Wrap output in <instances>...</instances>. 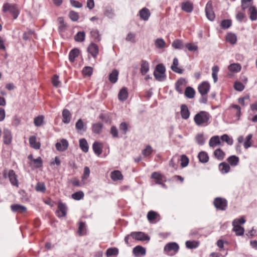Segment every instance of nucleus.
Masks as SVG:
<instances>
[{"instance_id":"obj_1","label":"nucleus","mask_w":257,"mask_h":257,"mask_svg":"<svg viewBox=\"0 0 257 257\" xmlns=\"http://www.w3.org/2000/svg\"><path fill=\"white\" fill-rule=\"evenodd\" d=\"M211 116L208 112L200 111L194 116L193 120L196 125L199 126H206L210 123Z\"/></svg>"},{"instance_id":"obj_2","label":"nucleus","mask_w":257,"mask_h":257,"mask_svg":"<svg viewBox=\"0 0 257 257\" xmlns=\"http://www.w3.org/2000/svg\"><path fill=\"white\" fill-rule=\"evenodd\" d=\"M3 175L4 178H9L12 185L16 187L19 186L18 176L13 170L5 169L3 172Z\"/></svg>"},{"instance_id":"obj_3","label":"nucleus","mask_w":257,"mask_h":257,"mask_svg":"<svg viewBox=\"0 0 257 257\" xmlns=\"http://www.w3.org/2000/svg\"><path fill=\"white\" fill-rule=\"evenodd\" d=\"M2 11L3 12H9L13 17L14 19H16L19 15V10L16 4L10 3L4 4L3 6Z\"/></svg>"},{"instance_id":"obj_4","label":"nucleus","mask_w":257,"mask_h":257,"mask_svg":"<svg viewBox=\"0 0 257 257\" xmlns=\"http://www.w3.org/2000/svg\"><path fill=\"white\" fill-rule=\"evenodd\" d=\"M130 237H132L137 240L145 241L150 240V237L146 234L144 232H133L130 234L127 235L124 238V241L127 244H129L128 239Z\"/></svg>"},{"instance_id":"obj_5","label":"nucleus","mask_w":257,"mask_h":257,"mask_svg":"<svg viewBox=\"0 0 257 257\" xmlns=\"http://www.w3.org/2000/svg\"><path fill=\"white\" fill-rule=\"evenodd\" d=\"M179 249L178 244L176 242H170L167 243L164 247V252L169 255H174Z\"/></svg>"},{"instance_id":"obj_6","label":"nucleus","mask_w":257,"mask_h":257,"mask_svg":"<svg viewBox=\"0 0 257 257\" xmlns=\"http://www.w3.org/2000/svg\"><path fill=\"white\" fill-rule=\"evenodd\" d=\"M213 204L216 209L220 210H225L227 206V200L221 197L216 198Z\"/></svg>"},{"instance_id":"obj_7","label":"nucleus","mask_w":257,"mask_h":257,"mask_svg":"<svg viewBox=\"0 0 257 257\" xmlns=\"http://www.w3.org/2000/svg\"><path fill=\"white\" fill-rule=\"evenodd\" d=\"M205 14L207 19L213 21L215 19V14L213 11L212 3L211 1L208 2L205 7Z\"/></svg>"},{"instance_id":"obj_8","label":"nucleus","mask_w":257,"mask_h":257,"mask_svg":"<svg viewBox=\"0 0 257 257\" xmlns=\"http://www.w3.org/2000/svg\"><path fill=\"white\" fill-rule=\"evenodd\" d=\"M67 207L65 203L61 201L58 202V210L56 211V214L58 217H62L66 215Z\"/></svg>"},{"instance_id":"obj_9","label":"nucleus","mask_w":257,"mask_h":257,"mask_svg":"<svg viewBox=\"0 0 257 257\" xmlns=\"http://www.w3.org/2000/svg\"><path fill=\"white\" fill-rule=\"evenodd\" d=\"M210 88V84L207 81L202 82L198 87V91L201 95H207Z\"/></svg>"},{"instance_id":"obj_10","label":"nucleus","mask_w":257,"mask_h":257,"mask_svg":"<svg viewBox=\"0 0 257 257\" xmlns=\"http://www.w3.org/2000/svg\"><path fill=\"white\" fill-rule=\"evenodd\" d=\"M186 85V81L184 78H179L175 83V88L179 93H182L184 88Z\"/></svg>"},{"instance_id":"obj_11","label":"nucleus","mask_w":257,"mask_h":257,"mask_svg":"<svg viewBox=\"0 0 257 257\" xmlns=\"http://www.w3.org/2000/svg\"><path fill=\"white\" fill-rule=\"evenodd\" d=\"M151 178L155 180L156 184H160L162 186H165L163 183L165 177L161 173L157 172H153L151 175Z\"/></svg>"},{"instance_id":"obj_12","label":"nucleus","mask_w":257,"mask_h":257,"mask_svg":"<svg viewBox=\"0 0 257 257\" xmlns=\"http://www.w3.org/2000/svg\"><path fill=\"white\" fill-rule=\"evenodd\" d=\"M149 221L152 223H155L160 220V215L154 211H150L147 214Z\"/></svg>"},{"instance_id":"obj_13","label":"nucleus","mask_w":257,"mask_h":257,"mask_svg":"<svg viewBox=\"0 0 257 257\" xmlns=\"http://www.w3.org/2000/svg\"><path fill=\"white\" fill-rule=\"evenodd\" d=\"M87 51L93 58H95L98 54L99 48L96 44L91 43L87 48Z\"/></svg>"},{"instance_id":"obj_14","label":"nucleus","mask_w":257,"mask_h":257,"mask_svg":"<svg viewBox=\"0 0 257 257\" xmlns=\"http://www.w3.org/2000/svg\"><path fill=\"white\" fill-rule=\"evenodd\" d=\"M3 142L5 145H10L12 141V135L10 130L5 129L3 132Z\"/></svg>"},{"instance_id":"obj_15","label":"nucleus","mask_w":257,"mask_h":257,"mask_svg":"<svg viewBox=\"0 0 257 257\" xmlns=\"http://www.w3.org/2000/svg\"><path fill=\"white\" fill-rule=\"evenodd\" d=\"M68 147V142L65 139H62L60 142L56 144V148L59 151H64L66 150Z\"/></svg>"},{"instance_id":"obj_16","label":"nucleus","mask_w":257,"mask_h":257,"mask_svg":"<svg viewBox=\"0 0 257 257\" xmlns=\"http://www.w3.org/2000/svg\"><path fill=\"white\" fill-rule=\"evenodd\" d=\"M29 143L30 146L35 150H39L41 147V144L39 141L37 140V138L35 136H32L30 137Z\"/></svg>"},{"instance_id":"obj_17","label":"nucleus","mask_w":257,"mask_h":257,"mask_svg":"<svg viewBox=\"0 0 257 257\" xmlns=\"http://www.w3.org/2000/svg\"><path fill=\"white\" fill-rule=\"evenodd\" d=\"M72 114L67 109H63L62 111V121L63 123H69L71 119Z\"/></svg>"},{"instance_id":"obj_18","label":"nucleus","mask_w":257,"mask_h":257,"mask_svg":"<svg viewBox=\"0 0 257 257\" xmlns=\"http://www.w3.org/2000/svg\"><path fill=\"white\" fill-rule=\"evenodd\" d=\"M11 208L12 211L20 213L25 212L27 210L25 206L18 204H12L11 206Z\"/></svg>"},{"instance_id":"obj_19","label":"nucleus","mask_w":257,"mask_h":257,"mask_svg":"<svg viewBox=\"0 0 257 257\" xmlns=\"http://www.w3.org/2000/svg\"><path fill=\"white\" fill-rule=\"evenodd\" d=\"M146 252V249L142 246L138 245L133 249V253L136 256H143Z\"/></svg>"},{"instance_id":"obj_20","label":"nucleus","mask_w":257,"mask_h":257,"mask_svg":"<svg viewBox=\"0 0 257 257\" xmlns=\"http://www.w3.org/2000/svg\"><path fill=\"white\" fill-rule=\"evenodd\" d=\"M181 115L182 118L187 119L190 117V111L186 104H182L181 106Z\"/></svg>"},{"instance_id":"obj_21","label":"nucleus","mask_w":257,"mask_h":257,"mask_svg":"<svg viewBox=\"0 0 257 257\" xmlns=\"http://www.w3.org/2000/svg\"><path fill=\"white\" fill-rule=\"evenodd\" d=\"M181 9L187 13H191L193 9V4L188 1L183 2L181 4Z\"/></svg>"},{"instance_id":"obj_22","label":"nucleus","mask_w":257,"mask_h":257,"mask_svg":"<svg viewBox=\"0 0 257 257\" xmlns=\"http://www.w3.org/2000/svg\"><path fill=\"white\" fill-rule=\"evenodd\" d=\"M227 161L231 166L235 167L238 164L239 159L238 157L235 155H232L227 159Z\"/></svg>"},{"instance_id":"obj_23","label":"nucleus","mask_w":257,"mask_h":257,"mask_svg":"<svg viewBox=\"0 0 257 257\" xmlns=\"http://www.w3.org/2000/svg\"><path fill=\"white\" fill-rule=\"evenodd\" d=\"M139 15L141 19L144 21H147L151 14L148 9L144 8L140 11Z\"/></svg>"},{"instance_id":"obj_24","label":"nucleus","mask_w":257,"mask_h":257,"mask_svg":"<svg viewBox=\"0 0 257 257\" xmlns=\"http://www.w3.org/2000/svg\"><path fill=\"white\" fill-rule=\"evenodd\" d=\"M220 138L218 136H214L211 137L209 140V145L210 147L214 148L217 145H220Z\"/></svg>"},{"instance_id":"obj_25","label":"nucleus","mask_w":257,"mask_h":257,"mask_svg":"<svg viewBox=\"0 0 257 257\" xmlns=\"http://www.w3.org/2000/svg\"><path fill=\"white\" fill-rule=\"evenodd\" d=\"M128 92L127 88L123 87L119 91L118 94V98L120 101H123L125 100L128 97Z\"/></svg>"},{"instance_id":"obj_26","label":"nucleus","mask_w":257,"mask_h":257,"mask_svg":"<svg viewBox=\"0 0 257 257\" xmlns=\"http://www.w3.org/2000/svg\"><path fill=\"white\" fill-rule=\"evenodd\" d=\"M179 64L178 60L177 58H174L173 61V64L171 66V69L175 72L182 74L183 70L179 68L178 65Z\"/></svg>"},{"instance_id":"obj_27","label":"nucleus","mask_w":257,"mask_h":257,"mask_svg":"<svg viewBox=\"0 0 257 257\" xmlns=\"http://www.w3.org/2000/svg\"><path fill=\"white\" fill-rule=\"evenodd\" d=\"M249 18L252 21L257 20V9L255 6H250L248 9Z\"/></svg>"},{"instance_id":"obj_28","label":"nucleus","mask_w":257,"mask_h":257,"mask_svg":"<svg viewBox=\"0 0 257 257\" xmlns=\"http://www.w3.org/2000/svg\"><path fill=\"white\" fill-rule=\"evenodd\" d=\"M252 135L251 134H248L244 139L243 143V147L245 149H247L252 146Z\"/></svg>"},{"instance_id":"obj_29","label":"nucleus","mask_w":257,"mask_h":257,"mask_svg":"<svg viewBox=\"0 0 257 257\" xmlns=\"http://www.w3.org/2000/svg\"><path fill=\"white\" fill-rule=\"evenodd\" d=\"M92 149L94 153L98 156L102 153V146L100 143L95 142L93 144Z\"/></svg>"},{"instance_id":"obj_30","label":"nucleus","mask_w":257,"mask_h":257,"mask_svg":"<svg viewBox=\"0 0 257 257\" xmlns=\"http://www.w3.org/2000/svg\"><path fill=\"white\" fill-rule=\"evenodd\" d=\"M219 170L222 174H226L230 170V166L226 162H222L219 165Z\"/></svg>"},{"instance_id":"obj_31","label":"nucleus","mask_w":257,"mask_h":257,"mask_svg":"<svg viewBox=\"0 0 257 257\" xmlns=\"http://www.w3.org/2000/svg\"><path fill=\"white\" fill-rule=\"evenodd\" d=\"M241 69V66L239 63H232L228 66L229 71L234 73L239 72Z\"/></svg>"},{"instance_id":"obj_32","label":"nucleus","mask_w":257,"mask_h":257,"mask_svg":"<svg viewBox=\"0 0 257 257\" xmlns=\"http://www.w3.org/2000/svg\"><path fill=\"white\" fill-rule=\"evenodd\" d=\"M179 161V159L177 156H173L169 161V166L172 168L174 170H177L178 168V163Z\"/></svg>"},{"instance_id":"obj_33","label":"nucleus","mask_w":257,"mask_h":257,"mask_svg":"<svg viewBox=\"0 0 257 257\" xmlns=\"http://www.w3.org/2000/svg\"><path fill=\"white\" fill-rule=\"evenodd\" d=\"M149 70V63L145 61L142 60L141 63L140 72L143 75H145Z\"/></svg>"},{"instance_id":"obj_34","label":"nucleus","mask_w":257,"mask_h":257,"mask_svg":"<svg viewBox=\"0 0 257 257\" xmlns=\"http://www.w3.org/2000/svg\"><path fill=\"white\" fill-rule=\"evenodd\" d=\"M198 158L200 162L202 163H206L209 161V156L208 154L204 152H200L198 155Z\"/></svg>"},{"instance_id":"obj_35","label":"nucleus","mask_w":257,"mask_h":257,"mask_svg":"<svg viewBox=\"0 0 257 257\" xmlns=\"http://www.w3.org/2000/svg\"><path fill=\"white\" fill-rule=\"evenodd\" d=\"M110 177L113 181L121 180L123 179L121 173L118 170L112 171L111 173Z\"/></svg>"},{"instance_id":"obj_36","label":"nucleus","mask_w":257,"mask_h":257,"mask_svg":"<svg viewBox=\"0 0 257 257\" xmlns=\"http://www.w3.org/2000/svg\"><path fill=\"white\" fill-rule=\"evenodd\" d=\"M75 127L78 132L81 133L82 132H84L86 130V127L85 126L82 120L81 119H78L75 124Z\"/></svg>"},{"instance_id":"obj_37","label":"nucleus","mask_w":257,"mask_h":257,"mask_svg":"<svg viewBox=\"0 0 257 257\" xmlns=\"http://www.w3.org/2000/svg\"><path fill=\"white\" fill-rule=\"evenodd\" d=\"M79 54V50L77 48H74L70 51L69 54V59L70 62H73L76 57Z\"/></svg>"},{"instance_id":"obj_38","label":"nucleus","mask_w":257,"mask_h":257,"mask_svg":"<svg viewBox=\"0 0 257 257\" xmlns=\"http://www.w3.org/2000/svg\"><path fill=\"white\" fill-rule=\"evenodd\" d=\"M79 146L80 149L83 152H88L89 150V146L86 139H81L79 140Z\"/></svg>"},{"instance_id":"obj_39","label":"nucleus","mask_w":257,"mask_h":257,"mask_svg":"<svg viewBox=\"0 0 257 257\" xmlns=\"http://www.w3.org/2000/svg\"><path fill=\"white\" fill-rule=\"evenodd\" d=\"M118 71L114 69L110 73L109 75V80L112 83H115L116 82L118 79Z\"/></svg>"},{"instance_id":"obj_40","label":"nucleus","mask_w":257,"mask_h":257,"mask_svg":"<svg viewBox=\"0 0 257 257\" xmlns=\"http://www.w3.org/2000/svg\"><path fill=\"white\" fill-rule=\"evenodd\" d=\"M214 155L217 159L221 161L225 158V154L221 149H217L214 151Z\"/></svg>"},{"instance_id":"obj_41","label":"nucleus","mask_w":257,"mask_h":257,"mask_svg":"<svg viewBox=\"0 0 257 257\" xmlns=\"http://www.w3.org/2000/svg\"><path fill=\"white\" fill-rule=\"evenodd\" d=\"M78 233L80 236L86 234V225L85 222H80L79 223V227Z\"/></svg>"},{"instance_id":"obj_42","label":"nucleus","mask_w":257,"mask_h":257,"mask_svg":"<svg viewBox=\"0 0 257 257\" xmlns=\"http://www.w3.org/2000/svg\"><path fill=\"white\" fill-rule=\"evenodd\" d=\"M28 159L32 160L34 162L36 168H39L42 166L43 163L41 157H38L37 159H33L32 155H30L29 156Z\"/></svg>"},{"instance_id":"obj_43","label":"nucleus","mask_w":257,"mask_h":257,"mask_svg":"<svg viewBox=\"0 0 257 257\" xmlns=\"http://www.w3.org/2000/svg\"><path fill=\"white\" fill-rule=\"evenodd\" d=\"M196 142L200 146L203 145L205 142L206 139L202 133H199L196 135L195 137Z\"/></svg>"},{"instance_id":"obj_44","label":"nucleus","mask_w":257,"mask_h":257,"mask_svg":"<svg viewBox=\"0 0 257 257\" xmlns=\"http://www.w3.org/2000/svg\"><path fill=\"white\" fill-rule=\"evenodd\" d=\"M103 124L101 123H96L92 125V130L93 133L99 134L102 131Z\"/></svg>"},{"instance_id":"obj_45","label":"nucleus","mask_w":257,"mask_h":257,"mask_svg":"<svg viewBox=\"0 0 257 257\" xmlns=\"http://www.w3.org/2000/svg\"><path fill=\"white\" fill-rule=\"evenodd\" d=\"M195 90L191 87H187L185 90V95L188 98H192L195 95Z\"/></svg>"},{"instance_id":"obj_46","label":"nucleus","mask_w":257,"mask_h":257,"mask_svg":"<svg viewBox=\"0 0 257 257\" xmlns=\"http://www.w3.org/2000/svg\"><path fill=\"white\" fill-rule=\"evenodd\" d=\"M221 140L223 142L227 143L228 145H232L233 143V140L232 138L230 137L227 134H224L220 137Z\"/></svg>"},{"instance_id":"obj_47","label":"nucleus","mask_w":257,"mask_h":257,"mask_svg":"<svg viewBox=\"0 0 257 257\" xmlns=\"http://www.w3.org/2000/svg\"><path fill=\"white\" fill-rule=\"evenodd\" d=\"M118 254V249L116 247L109 248L106 251V255L109 256H117Z\"/></svg>"},{"instance_id":"obj_48","label":"nucleus","mask_w":257,"mask_h":257,"mask_svg":"<svg viewBox=\"0 0 257 257\" xmlns=\"http://www.w3.org/2000/svg\"><path fill=\"white\" fill-rule=\"evenodd\" d=\"M233 230L235 232L236 235H242L244 233V228L240 225L232 224Z\"/></svg>"},{"instance_id":"obj_49","label":"nucleus","mask_w":257,"mask_h":257,"mask_svg":"<svg viewBox=\"0 0 257 257\" xmlns=\"http://www.w3.org/2000/svg\"><path fill=\"white\" fill-rule=\"evenodd\" d=\"M90 36L94 41L96 42H99L100 41V36L97 30H92L91 31Z\"/></svg>"},{"instance_id":"obj_50","label":"nucleus","mask_w":257,"mask_h":257,"mask_svg":"<svg viewBox=\"0 0 257 257\" xmlns=\"http://www.w3.org/2000/svg\"><path fill=\"white\" fill-rule=\"evenodd\" d=\"M85 38V33L84 32H79L75 36L74 39L76 42H83Z\"/></svg>"},{"instance_id":"obj_51","label":"nucleus","mask_w":257,"mask_h":257,"mask_svg":"<svg viewBox=\"0 0 257 257\" xmlns=\"http://www.w3.org/2000/svg\"><path fill=\"white\" fill-rule=\"evenodd\" d=\"M172 46L176 49H182L183 48V43L182 40L176 39L173 41Z\"/></svg>"},{"instance_id":"obj_52","label":"nucleus","mask_w":257,"mask_h":257,"mask_svg":"<svg viewBox=\"0 0 257 257\" xmlns=\"http://www.w3.org/2000/svg\"><path fill=\"white\" fill-rule=\"evenodd\" d=\"M226 41L229 42L231 44H234L236 43L237 41V38L235 34L229 33L226 36Z\"/></svg>"},{"instance_id":"obj_53","label":"nucleus","mask_w":257,"mask_h":257,"mask_svg":"<svg viewBox=\"0 0 257 257\" xmlns=\"http://www.w3.org/2000/svg\"><path fill=\"white\" fill-rule=\"evenodd\" d=\"M153 149L150 146L148 145L146 148L142 151V154L145 157H149L153 153Z\"/></svg>"},{"instance_id":"obj_54","label":"nucleus","mask_w":257,"mask_h":257,"mask_svg":"<svg viewBox=\"0 0 257 257\" xmlns=\"http://www.w3.org/2000/svg\"><path fill=\"white\" fill-rule=\"evenodd\" d=\"M155 45L157 48L162 49L165 48L166 42L163 39L158 38L156 40Z\"/></svg>"},{"instance_id":"obj_55","label":"nucleus","mask_w":257,"mask_h":257,"mask_svg":"<svg viewBox=\"0 0 257 257\" xmlns=\"http://www.w3.org/2000/svg\"><path fill=\"white\" fill-rule=\"evenodd\" d=\"M44 117L43 115H39L34 118V123L35 126H40L44 123Z\"/></svg>"},{"instance_id":"obj_56","label":"nucleus","mask_w":257,"mask_h":257,"mask_svg":"<svg viewBox=\"0 0 257 257\" xmlns=\"http://www.w3.org/2000/svg\"><path fill=\"white\" fill-rule=\"evenodd\" d=\"M84 193L81 191H79L75 193H74L71 195L72 198L75 200H80L83 199L84 198Z\"/></svg>"},{"instance_id":"obj_57","label":"nucleus","mask_w":257,"mask_h":257,"mask_svg":"<svg viewBox=\"0 0 257 257\" xmlns=\"http://www.w3.org/2000/svg\"><path fill=\"white\" fill-rule=\"evenodd\" d=\"M180 160L181 162V166L182 168H185L188 166L189 160L188 158L186 155H181Z\"/></svg>"},{"instance_id":"obj_58","label":"nucleus","mask_w":257,"mask_h":257,"mask_svg":"<svg viewBox=\"0 0 257 257\" xmlns=\"http://www.w3.org/2000/svg\"><path fill=\"white\" fill-rule=\"evenodd\" d=\"M252 1H250V0H241V8H242V10L244 11L245 10H246L248 8L249 9L250 6H252Z\"/></svg>"},{"instance_id":"obj_59","label":"nucleus","mask_w":257,"mask_h":257,"mask_svg":"<svg viewBox=\"0 0 257 257\" xmlns=\"http://www.w3.org/2000/svg\"><path fill=\"white\" fill-rule=\"evenodd\" d=\"M185 244L188 248L193 249L197 247L199 243L195 241L188 240L186 242Z\"/></svg>"},{"instance_id":"obj_60","label":"nucleus","mask_w":257,"mask_h":257,"mask_svg":"<svg viewBox=\"0 0 257 257\" xmlns=\"http://www.w3.org/2000/svg\"><path fill=\"white\" fill-rule=\"evenodd\" d=\"M57 21L60 24L58 28L59 31L60 32L64 31L66 27V24L64 23V18L63 17H59Z\"/></svg>"},{"instance_id":"obj_61","label":"nucleus","mask_w":257,"mask_h":257,"mask_svg":"<svg viewBox=\"0 0 257 257\" xmlns=\"http://www.w3.org/2000/svg\"><path fill=\"white\" fill-rule=\"evenodd\" d=\"M82 72L83 75L90 76L92 74L93 69L91 67L86 66L83 68Z\"/></svg>"},{"instance_id":"obj_62","label":"nucleus","mask_w":257,"mask_h":257,"mask_svg":"<svg viewBox=\"0 0 257 257\" xmlns=\"http://www.w3.org/2000/svg\"><path fill=\"white\" fill-rule=\"evenodd\" d=\"M230 109L233 110V112L235 113L236 116L239 117L241 114L240 107L239 105L236 104H233L230 106Z\"/></svg>"},{"instance_id":"obj_63","label":"nucleus","mask_w":257,"mask_h":257,"mask_svg":"<svg viewBox=\"0 0 257 257\" xmlns=\"http://www.w3.org/2000/svg\"><path fill=\"white\" fill-rule=\"evenodd\" d=\"M35 189L38 192H45L46 191L45 184L43 182H38L35 187Z\"/></svg>"},{"instance_id":"obj_64","label":"nucleus","mask_w":257,"mask_h":257,"mask_svg":"<svg viewBox=\"0 0 257 257\" xmlns=\"http://www.w3.org/2000/svg\"><path fill=\"white\" fill-rule=\"evenodd\" d=\"M69 18L74 22L77 21L79 19L78 13L73 11H71L69 13Z\"/></svg>"}]
</instances>
